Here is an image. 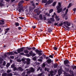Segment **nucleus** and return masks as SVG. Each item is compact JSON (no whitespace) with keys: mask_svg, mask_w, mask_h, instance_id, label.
<instances>
[{"mask_svg":"<svg viewBox=\"0 0 76 76\" xmlns=\"http://www.w3.org/2000/svg\"><path fill=\"white\" fill-rule=\"evenodd\" d=\"M22 4L20 2L18 4L19 7L18 9H17V10H18L19 13H21V12H22L24 11V10H23V6L22 5L21 6Z\"/></svg>","mask_w":76,"mask_h":76,"instance_id":"obj_1","label":"nucleus"},{"mask_svg":"<svg viewBox=\"0 0 76 76\" xmlns=\"http://www.w3.org/2000/svg\"><path fill=\"white\" fill-rule=\"evenodd\" d=\"M34 12L35 13H37V15L35 14V15L34 17V18L36 20H38V8L34 10Z\"/></svg>","mask_w":76,"mask_h":76,"instance_id":"obj_2","label":"nucleus"},{"mask_svg":"<svg viewBox=\"0 0 76 76\" xmlns=\"http://www.w3.org/2000/svg\"><path fill=\"white\" fill-rule=\"evenodd\" d=\"M58 4L59 6L57 7V10H58V13H60L62 11V8H61V3L59 2Z\"/></svg>","mask_w":76,"mask_h":76,"instance_id":"obj_3","label":"nucleus"},{"mask_svg":"<svg viewBox=\"0 0 76 76\" xmlns=\"http://www.w3.org/2000/svg\"><path fill=\"white\" fill-rule=\"evenodd\" d=\"M63 24H64V26H66V24H67V26H70V23H68V22L67 21L64 22Z\"/></svg>","mask_w":76,"mask_h":76,"instance_id":"obj_4","label":"nucleus"},{"mask_svg":"<svg viewBox=\"0 0 76 76\" xmlns=\"http://www.w3.org/2000/svg\"><path fill=\"white\" fill-rule=\"evenodd\" d=\"M53 0H49L48 2L47 3H46L45 5H47V4H51V3H53Z\"/></svg>","mask_w":76,"mask_h":76,"instance_id":"obj_5","label":"nucleus"},{"mask_svg":"<svg viewBox=\"0 0 76 76\" xmlns=\"http://www.w3.org/2000/svg\"><path fill=\"white\" fill-rule=\"evenodd\" d=\"M17 52H18L15 51L14 52V54H18V53H20V52H21L20 51V49H19L17 50Z\"/></svg>","mask_w":76,"mask_h":76,"instance_id":"obj_6","label":"nucleus"},{"mask_svg":"<svg viewBox=\"0 0 76 76\" xmlns=\"http://www.w3.org/2000/svg\"><path fill=\"white\" fill-rule=\"evenodd\" d=\"M10 30V28H7L5 30V33H4V35H6L8 31Z\"/></svg>","mask_w":76,"mask_h":76,"instance_id":"obj_7","label":"nucleus"},{"mask_svg":"<svg viewBox=\"0 0 76 76\" xmlns=\"http://www.w3.org/2000/svg\"><path fill=\"white\" fill-rule=\"evenodd\" d=\"M69 61L68 60H66L64 61V63L65 65H66L67 64H69Z\"/></svg>","mask_w":76,"mask_h":76,"instance_id":"obj_8","label":"nucleus"},{"mask_svg":"<svg viewBox=\"0 0 76 76\" xmlns=\"http://www.w3.org/2000/svg\"><path fill=\"white\" fill-rule=\"evenodd\" d=\"M4 21L3 20H0V25H4Z\"/></svg>","mask_w":76,"mask_h":76,"instance_id":"obj_9","label":"nucleus"},{"mask_svg":"<svg viewBox=\"0 0 76 76\" xmlns=\"http://www.w3.org/2000/svg\"><path fill=\"white\" fill-rule=\"evenodd\" d=\"M55 18L56 21H58L60 20V18H58V16H56L55 17Z\"/></svg>","mask_w":76,"mask_h":76,"instance_id":"obj_10","label":"nucleus"},{"mask_svg":"<svg viewBox=\"0 0 76 76\" xmlns=\"http://www.w3.org/2000/svg\"><path fill=\"white\" fill-rule=\"evenodd\" d=\"M25 47H23L19 49L20 50L21 52H23V50H25Z\"/></svg>","mask_w":76,"mask_h":76,"instance_id":"obj_11","label":"nucleus"},{"mask_svg":"<svg viewBox=\"0 0 76 76\" xmlns=\"http://www.w3.org/2000/svg\"><path fill=\"white\" fill-rule=\"evenodd\" d=\"M30 71L31 73H34L35 71V70H34V69L33 67L31 68V70H30Z\"/></svg>","mask_w":76,"mask_h":76,"instance_id":"obj_12","label":"nucleus"},{"mask_svg":"<svg viewBox=\"0 0 76 76\" xmlns=\"http://www.w3.org/2000/svg\"><path fill=\"white\" fill-rule=\"evenodd\" d=\"M4 60L2 58H1L0 57V64H2L3 63V61Z\"/></svg>","mask_w":76,"mask_h":76,"instance_id":"obj_13","label":"nucleus"},{"mask_svg":"<svg viewBox=\"0 0 76 76\" xmlns=\"http://www.w3.org/2000/svg\"><path fill=\"white\" fill-rule=\"evenodd\" d=\"M7 53L9 55H14V54L13 53V51H11V52H7Z\"/></svg>","mask_w":76,"mask_h":76,"instance_id":"obj_14","label":"nucleus"},{"mask_svg":"<svg viewBox=\"0 0 76 76\" xmlns=\"http://www.w3.org/2000/svg\"><path fill=\"white\" fill-rule=\"evenodd\" d=\"M42 51L41 50H39L38 51V54L39 55H40V56L42 55Z\"/></svg>","mask_w":76,"mask_h":76,"instance_id":"obj_15","label":"nucleus"},{"mask_svg":"<svg viewBox=\"0 0 76 76\" xmlns=\"http://www.w3.org/2000/svg\"><path fill=\"white\" fill-rule=\"evenodd\" d=\"M50 74L51 76H53L55 74V73L53 71H51L50 72Z\"/></svg>","mask_w":76,"mask_h":76,"instance_id":"obj_16","label":"nucleus"},{"mask_svg":"<svg viewBox=\"0 0 76 76\" xmlns=\"http://www.w3.org/2000/svg\"><path fill=\"white\" fill-rule=\"evenodd\" d=\"M62 73V72H61V71L60 69H59L58 71V75L60 76V75Z\"/></svg>","mask_w":76,"mask_h":76,"instance_id":"obj_17","label":"nucleus"},{"mask_svg":"<svg viewBox=\"0 0 76 76\" xmlns=\"http://www.w3.org/2000/svg\"><path fill=\"white\" fill-rule=\"evenodd\" d=\"M51 60L50 59H48L47 60L48 63L50 64V63H51Z\"/></svg>","mask_w":76,"mask_h":76,"instance_id":"obj_18","label":"nucleus"},{"mask_svg":"<svg viewBox=\"0 0 76 76\" xmlns=\"http://www.w3.org/2000/svg\"><path fill=\"white\" fill-rule=\"evenodd\" d=\"M18 69L20 71H23V69H22L21 67H19Z\"/></svg>","mask_w":76,"mask_h":76,"instance_id":"obj_19","label":"nucleus"},{"mask_svg":"<svg viewBox=\"0 0 76 76\" xmlns=\"http://www.w3.org/2000/svg\"><path fill=\"white\" fill-rule=\"evenodd\" d=\"M15 25L16 26H19V23H15Z\"/></svg>","mask_w":76,"mask_h":76,"instance_id":"obj_20","label":"nucleus"},{"mask_svg":"<svg viewBox=\"0 0 76 76\" xmlns=\"http://www.w3.org/2000/svg\"><path fill=\"white\" fill-rule=\"evenodd\" d=\"M69 72L71 75H72V76H74V75H73V72L72 71L70 70L69 71Z\"/></svg>","mask_w":76,"mask_h":76,"instance_id":"obj_21","label":"nucleus"},{"mask_svg":"<svg viewBox=\"0 0 76 76\" xmlns=\"http://www.w3.org/2000/svg\"><path fill=\"white\" fill-rule=\"evenodd\" d=\"M29 54L31 56H32V54H33V51H31L29 53Z\"/></svg>","mask_w":76,"mask_h":76,"instance_id":"obj_22","label":"nucleus"},{"mask_svg":"<svg viewBox=\"0 0 76 76\" xmlns=\"http://www.w3.org/2000/svg\"><path fill=\"white\" fill-rule=\"evenodd\" d=\"M7 73H4L2 74V76H7Z\"/></svg>","mask_w":76,"mask_h":76,"instance_id":"obj_23","label":"nucleus"},{"mask_svg":"<svg viewBox=\"0 0 76 76\" xmlns=\"http://www.w3.org/2000/svg\"><path fill=\"white\" fill-rule=\"evenodd\" d=\"M50 20L51 21H52V22H55V20H54V18H50Z\"/></svg>","mask_w":76,"mask_h":76,"instance_id":"obj_24","label":"nucleus"},{"mask_svg":"<svg viewBox=\"0 0 76 76\" xmlns=\"http://www.w3.org/2000/svg\"><path fill=\"white\" fill-rule=\"evenodd\" d=\"M47 2V0H43L42 1V3H45Z\"/></svg>","mask_w":76,"mask_h":76,"instance_id":"obj_25","label":"nucleus"},{"mask_svg":"<svg viewBox=\"0 0 76 76\" xmlns=\"http://www.w3.org/2000/svg\"><path fill=\"white\" fill-rule=\"evenodd\" d=\"M10 66V63H7L6 65V67H9Z\"/></svg>","mask_w":76,"mask_h":76,"instance_id":"obj_26","label":"nucleus"},{"mask_svg":"<svg viewBox=\"0 0 76 76\" xmlns=\"http://www.w3.org/2000/svg\"><path fill=\"white\" fill-rule=\"evenodd\" d=\"M15 67V64H12L11 65V68H14Z\"/></svg>","mask_w":76,"mask_h":76,"instance_id":"obj_27","label":"nucleus"},{"mask_svg":"<svg viewBox=\"0 0 76 76\" xmlns=\"http://www.w3.org/2000/svg\"><path fill=\"white\" fill-rule=\"evenodd\" d=\"M72 6V3H69V5L68 7V8L69 9V7H71V6Z\"/></svg>","mask_w":76,"mask_h":76,"instance_id":"obj_28","label":"nucleus"},{"mask_svg":"<svg viewBox=\"0 0 76 76\" xmlns=\"http://www.w3.org/2000/svg\"><path fill=\"white\" fill-rule=\"evenodd\" d=\"M26 48H27L28 50H32V48H28V47H26Z\"/></svg>","mask_w":76,"mask_h":76,"instance_id":"obj_29","label":"nucleus"},{"mask_svg":"<svg viewBox=\"0 0 76 76\" xmlns=\"http://www.w3.org/2000/svg\"><path fill=\"white\" fill-rule=\"evenodd\" d=\"M24 53H29V51H28L27 50H24Z\"/></svg>","mask_w":76,"mask_h":76,"instance_id":"obj_30","label":"nucleus"},{"mask_svg":"<svg viewBox=\"0 0 76 76\" xmlns=\"http://www.w3.org/2000/svg\"><path fill=\"white\" fill-rule=\"evenodd\" d=\"M53 9L50 10L49 11V13H52V12H53Z\"/></svg>","mask_w":76,"mask_h":76,"instance_id":"obj_31","label":"nucleus"},{"mask_svg":"<svg viewBox=\"0 0 76 76\" xmlns=\"http://www.w3.org/2000/svg\"><path fill=\"white\" fill-rule=\"evenodd\" d=\"M7 76H12V74L11 73L8 74Z\"/></svg>","mask_w":76,"mask_h":76,"instance_id":"obj_32","label":"nucleus"},{"mask_svg":"<svg viewBox=\"0 0 76 76\" xmlns=\"http://www.w3.org/2000/svg\"><path fill=\"white\" fill-rule=\"evenodd\" d=\"M18 18H19L20 19H22V20H23V19H25V18L22 17H19Z\"/></svg>","mask_w":76,"mask_h":76,"instance_id":"obj_33","label":"nucleus"},{"mask_svg":"<svg viewBox=\"0 0 76 76\" xmlns=\"http://www.w3.org/2000/svg\"><path fill=\"white\" fill-rule=\"evenodd\" d=\"M33 59L34 61H35V60H37V58H36V57L35 56L33 58Z\"/></svg>","mask_w":76,"mask_h":76,"instance_id":"obj_34","label":"nucleus"},{"mask_svg":"<svg viewBox=\"0 0 76 76\" xmlns=\"http://www.w3.org/2000/svg\"><path fill=\"white\" fill-rule=\"evenodd\" d=\"M17 70V68L16 67H15L13 68V70L14 71H16Z\"/></svg>","mask_w":76,"mask_h":76,"instance_id":"obj_35","label":"nucleus"},{"mask_svg":"<svg viewBox=\"0 0 76 76\" xmlns=\"http://www.w3.org/2000/svg\"><path fill=\"white\" fill-rule=\"evenodd\" d=\"M11 72V70H8L7 71V73H10Z\"/></svg>","mask_w":76,"mask_h":76,"instance_id":"obj_36","label":"nucleus"},{"mask_svg":"<svg viewBox=\"0 0 76 76\" xmlns=\"http://www.w3.org/2000/svg\"><path fill=\"white\" fill-rule=\"evenodd\" d=\"M30 73H31L30 70L28 71L27 72V74H29Z\"/></svg>","mask_w":76,"mask_h":76,"instance_id":"obj_37","label":"nucleus"},{"mask_svg":"<svg viewBox=\"0 0 76 76\" xmlns=\"http://www.w3.org/2000/svg\"><path fill=\"white\" fill-rule=\"evenodd\" d=\"M0 6L1 7H2V6H4V5L3 4H2V3L0 2Z\"/></svg>","mask_w":76,"mask_h":76,"instance_id":"obj_38","label":"nucleus"},{"mask_svg":"<svg viewBox=\"0 0 76 76\" xmlns=\"http://www.w3.org/2000/svg\"><path fill=\"white\" fill-rule=\"evenodd\" d=\"M6 61H4L3 63V66H5V65H6Z\"/></svg>","mask_w":76,"mask_h":76,"instance_id":"obj_39","label":"nucleus"},{"mask_svg":"<svg viewBox=\"0 0 76 76\" xmlns=\"http://www.w3.org/2000/svg\"><path fill=\"white\" fill-rule=\"evenodd\" d=\"M39 18L40 19H43V18H42V15H39Z\"/></svg>","mask_w":76,"mask_h":76,"instance_id":"obj_40","label":"nucleus"},{"mask_svg":"<svg viewBox=\"0 0 76 76\" xmlns=\"http://www.w3.org/2000/svg\"><path fill=\"white\" fill-rule=\"evenodd\" d=\"M56 4V2H53V6H55Z\"/></svg>","mask_w":76,"mask_h":76,"instance_id":"obj_41","label":"nucleus"},{"mask_svg":"<svg viewBox=\"0 0 76 76\" xmlns=\"http://www.w3.org/2000/svg\"><path fill=\"white\" fill-rule=\"evenodd\" d=\"M35 51L37 54H38V49H36Z\"/></svg>","mask_w":76,"mask_h":76,"instance_id":"obj_42","label":"nucleus"},{"mask_svg":"<svg viewBox=\"0 0 76 76\" xmlns=\"http://www.w3.org/2000/svg\"><path fill=\"white\" fill-rule=\"evenodd\" d=\"M26 60H27V61H31V59H30L29 58H27L26 59Z\"/></svg>","mask_w":76,"mask_h":76,"instance_id":"obj_43","label":"nucleus"},{"mask_svg":"<svg viewBox=\"0 0 76 76\" xmlns=\"http://www.w3.org/2000/svg\"><path fill=\"white\" fill-rule=\"evenodd\" d=\"M69 10L68 9H66V11L65 12V14L66 15L67 13V12H68V11Z\"/></svg>","mask_w":76,"mask_h":76,"instance_id":"obj_44","label":"nucleus"},{"mask_svg":"<svg viewBox=\"0 0 76 76\" xmlns=\"http://www.w3.org/2000/svg\"><path fill=\"white\" fill-rule=\"evenodd\" d=\"M48 31L49 32H52V30L50 28L48 29Z\"/></svg>","mask_w":76,"mask_h":76,"instance_id":"obj_45","label":"nucleus"},{"mask_svg":"<svg viewBox=\"0 0 76 76\" xmlns=\"http://www.w3.org/2000/svg\"><path fill=\"white\" fill-rule=\"evenodd\" d=\"M26 56L29 57H30V55H29V54H26Z\"/></svg>","mask_w":76,"mask_h":76,"instance_id":"obj_46","label":"nucleus"},{"mask_svg":"<svg viewBox=\"0 0 76 76\" xmlns=\"http://www.w3.org/2000/svg\"><path fill=\"white\" fill-rule=\"evenodd\" d=\"M54 49L55 50H57V47H54Z\"/></svg>","mask_w":76,"mask_h":76,"instance_id":"obj_47","label":"nucleus"},{"mask_svg":"<svg viewBox=\"0 0 76 76\" xmlns=\"http://www.w3.org/2000/svg\"><path fill=\"white\" fill-rule=\"evenodd\" d=\"M25 75V72H23L22 73V75L23 76H24Z\"/></svg>","mask_w":76,"mask_h":76,"instance_id":"obj_48","label":"nucleus"},{"mask_svg":"<svg viewBox=\"0 0 76 76\" xmlns=\"http://www.w3.org/2000/svg\"><path fill=\"white\" fill-rule=\"evenodd\" d=\"M10 58H12V59H14V58H15V57H14V56H11L10 57Z\"/></svg>","mask_w":76,"mask_h":76,"instance_id":"obj_49","label":"nucleus"},{"mask_svg":"<svg viewBox=\"0 0 76 76\" xmlns=\"http://www.w3.org/2000/svg\"><path fill=\"white\" fill-rule=\"evenodd\" d=\"M21 60L20 59H18L17 60V61L18 62H21Z\"/></svg>","mask_w":76,"mask_h":76,"instance_id":"obj_50","label":"nucleus"},{"mask_svg":"<svg viewBox=\"0 0 76 76\" xmlns=\"http://www.w3.org/2000/svg\"><path fill=\"white\" fill-rule=\"evenodd\" d=\"M18 30H20V29H22V27H18Z\"/></svg>","mask_w":76,"mask_h":76,"instance_id":"obj_51","label":"nucleus"},{"mask_svg":"<svg viewBox=\"0 0 76 76\" xmlns=\"http://www.w3.org/2000/svg\"><path fill=\"white\" fill-rule=\"evenodd\" d=\"M32 50H34V51H35V50L36 48L35 47H32Z\"/></svg>","mask_w":76,"mask_h":76,"instance_id":"obj_52","label":"nucleus"},{"mask_svg":"<svg viewBox=\"0 0 76 76\" xmlns=\"http://www.w3.org/2000/svg\"><path fill=\"white\" fill-rule=\"evenodd\" d=\"M57 67V64H56L54 65V68H56V67Z\"/></svg>","mask_w":76,"mask_h":76,"instance_id":"obj_53","label":"nucleus"},{"mask_svg":"<svg viewBox=\"0 0 76 76\" xmlns=\"http://www.w3.org/2000/svg\"><path fill=\"white\" fill-rule=\"evenodd\" d=\"M32 28H33V29H35L36 28V26H32Z\"/></svg>","mask_w":76,"mask_h":76,"instance_id":"obj_54","label":"nucleus"},{"mask_svg":"<svg viewBox=\"0 0 76 76\" xmlns=\"http://www.w3.org/2000/svg\"><path fill=\"white\" fill-rule=\"evenodd\" d=\"M26 64H30V61H27Z\"/></svg>","mask_w":76,"mask_h":76,"instance_id":"obj_55","label":"nucleus"},{"mask_svg":"<svg viewBox=\"0 0 76 76\" xmlns=\"http://www.w3.org/2000/svg\"><path fill=\"white\" fill-rule=\"evenodd\" d=\"M35 55H36V54H35L33 53V54L32 55V57H34V56H35Z\"/></svg>","mask_w":76,"mask_h":76,"instance_id":"obj_56","label":"nucleus"},{"mask_svg":"<svg viewBox=\"0 0 76 76\" xmlns=\"http://www.w3.org/2000/svg\"><path fill=\"white\" fill-rule=\"evenodd\" d=\"M32 6H34V7L35 8V4L34 3L32 4Z\"/></svg>","mask_w":76,"mask_h":76,"instance_id":"obj_57","label":"nucleus"},{"mask_svg":"<svg viewBox=\"0 0 76 76\" xmlns=\"http://www.w3.org/2000/svg\"><path fill=\"white\" fill-rule=\"evenodd\" d=\"M21 60L22 61H25V60L24 58H23Z\"/></svg>","mask_w":76,"mask_h":76,"instance_id":"obj_58","label":"nucleus"},{"mask_svg":"<svg viewBox=\"0 0 76 76\" xmlns=\"http://www.w3.org/2000/svg\"><path fill=\"white\" fill-rule=\"evenodd\" d=\"M45 64L44 63H43L42 64V66L43 67H45Z\"/></svg>","mask_w":76,"mask_h":76,"instance_id":"obj_59","label":"nucleus"},{"mask_svg":"<svg viewBox=\"0 0 76 76\" xmlns=\"http://www.w3.org/2000/svg\"><path fill=\"white\" fill-rule=\"evenodd\" d=\"M20 55H24V53L23 52L20 53Z\"/></svg>","mask_w":76,"mask_h":76,"instance_id":"obj_60","label":"nucleus"},{"mask_svg":"<svg viewBox=\"0 0 76 76\" xmlns=\"http://www.w3.org/2000/svg\"><path fill=\"white\" fill-rule=\"evenodd\" d=\"M42 75V73H40L38 75V76H41Z\"/></svg>","mask_w":76,"mask_h":76,"instance_id":"obj_61","label":"nucleus"},{"mask_svg":"<svg viewBox=\"0 0 76 76\" xmlns=\"http://www.w3.org/2000/svg\"><path fill=\"white\" fill-rule=\"evenodd\" d=\"M20 3H24V1H21L20 2Z\"/></svg>","mask_w":76,"mask_h":76,"instance_id":"obj_62","label":"nucleus"},{"mask_svg":"<svg viewBox=\"0 0 76 76\" xmlns=\"http://www.w3.org/2000/svg\"><path fill=\"white\" fill-rule=\"evenodd\" d=\"M49 57H50V58H53V56L52 55H51L49 56Z\"/></svg>","mask_w":76,"mask_h":76,"instance_id":"obj_63","label":"nucleus"},{"mask_svg":"<svg viewBox=\"0 0 76 76\" xmlns=\"http://www.w3.org/2000/svg\"><path fill=\"white\" fill-rule=\"evenodd\" d=\"M63 23H61L59 24V26H62L63 25Z\"/></svg>","mask_w":76,"mask_h":76,"instance_id":"obj_64","label":"nucleus"}]
</instances>
